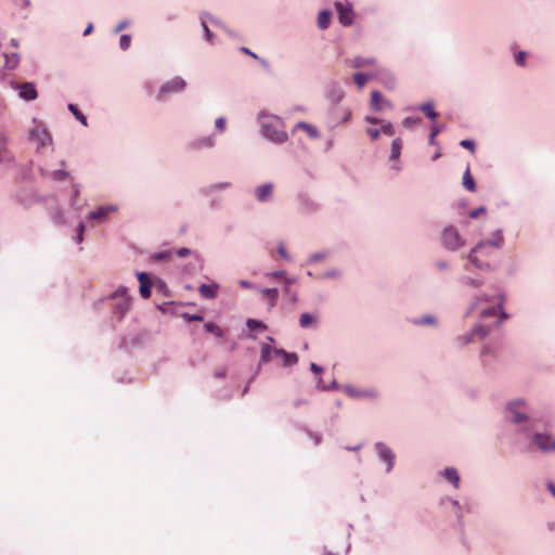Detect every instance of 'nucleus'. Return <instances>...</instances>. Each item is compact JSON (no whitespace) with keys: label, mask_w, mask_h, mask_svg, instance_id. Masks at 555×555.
Wrapping results in <instances>:
<instances>
[{"label":"nucleus","mask_w":555,"mask_h":555,"mask_svg":"<svg viewBox=\"0 0 555 555\" xmlns=\"http://www.w3.org/2000/svg\"><path fill=\"white\" fill-rule=\"evenodd\" d=\"M183 318L186 319L189 322H194V321H203V317L199 315V314H183Z\"/></svg>","instance_id":"obj_41"},{"label":"nucleus","mask_w":555,"mask_h":555,"mask_svg":"<svg viewBox=\"0 0 555 555\" xmlns=\"http://www.w3.org/2000/svg\"><path fill=\"white\" fill-rule=\"evenodd\" d=\"M216 128L219 129L220 131H223L224 128H225V124H227V120L224 117H218L216 119Z\"/></svg>","instance_id":"obj_39"},{"label":"nucleus","mask_w":555,"mask_h":555,"mask_svg":"<svg viewBox=\"0 0 555 555\" xmlns=\"http://www.w3.org/2000/svg\"><path fill=\"white\" fill-rule=\"evenodd\" d=\"M17 90L18 95L26 101L35 100L38 95L35 85L31 82H23L18 85Z\"/></svg>","instance_id":"obj_12"},{"label":"nucleus","mask_w":555,"mask_h":555,"mask_svg":"<svg viewBox=\"0 0 555 555\" xmlns=\"http://www.w3.org/2000/svg\"><path fill=\"white\" fill-rule=\"evenodd\" d=\"M274 354L283 357L285 366H291L298 362V357L296 353H288L283 349H275Z\"/></svg>","instance_id":"obj_19"},{"label":"nucleus","mask_w":555,"mask_h":555,"mask_svg":"<svg viewBox=\"0 0 555 555\" xmlns=\"http://www.w3.org/2000/svg\"><path fill=\"white\" fill-rule=\"evenodd\" d=\"M503 236L495 233L491 240L478 243L469 253V260L477 268L490 269L498 263Z\"/></svg>","instance_id":"obj_1"},{"label":"nucleus","mask_w":555,"mask_h":555,"mask_svg":"<svg viewBox=\"0 0 555 555\" xmlns=\"http://www.w3.org/2000/svg\"><path fill=\"white\" fill-rule=\"evenodd\" d=\"M296 128L305 130L310 138L319 137V131L317 130V128L307 122L300 121L297 124Z\"/></svg>","instance_id":"obj_26"},{"label":"nucleus","mask_w":555,"mask_h":555,"mask_svg":"<svg viewBox=\"0 0 555 555\" xmlns=\"http://www.w3.org/2000/svg\"><path fill=\"white\" fill-rule=\"evenodd\" d=\"M129 22L128 21H122L120 22L116 28H115V33H120L121 30H124L127 26H128Z\"/></svg>","instance_id":"obj_47"},{"label":"nucleus","mask_w":555,"mask_h":555,"mask_svg":"<svg viewBox=\"0 0 555 555\" xmlns=\"http://www.w3.org/2000/svg\"><path fill=\"white\" fill-rule=\"evenodd\" d=\"M335 8L338 12V20L344 26H349L353 22V12L349 5L336 2Z\"/></svg>","instance_id":"obj_9"},{"label":"nucleus","mask_w":555,"mask_h":555,"mask_svg":"<svg viewBox=\"0 0 555 555\" xmlns=\"http://www.w3.org/2000/svg\"><path fill=\"white\" fill-rule=\"evenodd\" d=\"M273 190V183H264L256 188L255 196L259 202H267L271 198Z\"/></svg>","instance_id":"obj_14"},{"label":"nucleus","mask_w":555,"mask_h":555,"mask_svg":"<svg viewBox=\"0 0 555 555\" xmlns=\"http://www.w3.org/2000/svg\"><path fill=\"white\" fill-rule=\"evenodd\" d=\"M487 334L488 330L482 325L477 326L472 331V336H478L479 338H483Z\"/></svg>","instance_id":"obj_34"},{"label":"nucleus","mask_w":555,"mask_h":555,"mask_svg":"<svg viewBox=\"0 0 555 555\" xmlns=\"http://www.w3.org/2000/svg\"><path fill=\"white\" fill-rule=\"evenodd\" d=\"M345 391L348 396L352 397V398H361V397H369V398H373V397H376V392L374 390H360V389H356L351 386H347L345 388Z\"/></svg>","instance_id":"obj_17"},{"label":"nucleus","mask_w":555,"mask_h":555,"mask_svg":"<svg viewBox=\"0 0 555 555\" xmlns=\"http://www.w3.org/2000/svg\"><path fill=\"white\" fill-rule=\"evenodd\" d=\"M270 275H272V276H284L285 272L284 271H278V272L270 273Z\"/></svg>","instance_id":"obj_58"},{"label":"nucleus","mask_w":555,"mask_h":555,"mask_svg":"<svg viewBox=\"0 0 555 555\" xmlns=\"http://www.w3.org/2000/svg\"><path fill=\"white\" fill-rule=\"evenodd\" d=\"M547 488H548L550 492L555 496V486H554V485H552V483H550V485L547 486Z\"/></svg>","instance_id":"obj_60"},{"label":"nucleus","mask_w":555,"mask_h":555,"mask_svg":"<svg viewBox=\"0 0 555 555\" xmlns=\"http://www.w3.org/2000/svg\"><path fill=\"white\" fill-rule=\"evenodd\" d=\"M169 257H170V253H159V254L155 255V259H157V260L167 259Z\"/></svg>","instance_id":"obj_52"},{"label":"nucleus","mask_w":555,"mask_h":555,"mask_svg":"<svg viewBox=\"0 0 555 555\" xmlns=\"http://www.w3.org/2000/svg\"><path fill=\"white\" fill-rule=\"evenodd\" d=\"M422 323H423V324H431V323H434V319H433V318H430V317H426V318H424V319L422 320Z\"/></svg>","instance_id":"obj_57"},{"label":"nucleus","mask_w":555,"mask_h":555,"mask_svg":"<svg viewBox=\"0 0 555 555\" xmlns=\"http://www.w3.org/2000/svg\"><path fill=\"white\" fill-rule=\"evenodd\" d=\"M365 121L372 125H380L379 129L372 127H369L366 129V134L370 137L372 141L377 140L380 134H385L387 137H391L395 134L393 126L389 121L373 116H366Z\"/></svg>","instance_id":"obj_4"},{"label":"nucleus","mask_w":555,"mask_h":555,"mask_svg":"<svg viewBox=\"0 0 555 555\" xmlns=\"http://www.w3.org/2000/svg\"><path fill=\"white\" fill-rule=\"evenodd\" d=\"M127 294V288L126 287H120L118 288L115 293H114V297H117V296H126Z\"/></svg>","instance_id":"obj_50"},{"label":"nucleus","mask_w":555,"mask_h":555,"mask_svg":"<svg viewBox=\"0 0 555 555\" xmlns=\"http://www.w3.org/2000/svg\"><path fill=\"white\" fill-rule=\"evenodd\" d=\"M485 211H486L485 207L476 208V209H474V210H472V211L469 212V217H470V218H474V219H475V218H478V217L480 216V214H482V212H485Z\"/></svg>","instance_id":"obj_43"},{"label":"nucleus","mask_w":555,"mask_h":555,"mask_svg":"<svg viewBox=\"0 0 555 555\" xmlns=\"http://www.w3.org/2000/svg\"><path fill=\"white\" fill-rule=\"evenodd\" d=\"M278 251L281 255V257H283L284 259H286V260L289 259L288 254L283 245L279 246Z\"/></svg>","instance_id":"obj_48"},{"label":"nucleus","mask_w":555,"mask_h":555,"mask_svg":"<svg viewBox=\"0 0 555 555\" xmlns=\"http://www.w3.org/2000/svg\"><path fill=\"white\" fill-rule=\"evenodd\" d=\"M138 280L140 282V294L143 298H150L151 296V287L152 282L147 273L139 272L137 273Z\"/></svg>","instance_id":"obj_13"},{"label":"nucleus","mask_w":555,"mask_h":555,"mask_svg":"<svg viewBox=\"0 0 555 555\" xmlns=\"http://www.w3.org/2000/svg\"><path fill=\"white\" fill-rule=\"evenodd\" d=\"M176 253L179 257H188L189 255H191V249H189L186 247H182V248L177 249Z\"/></svg>","instance_id":"obj_44"},{"label":"nucleus","mask_w":555,"mask_h":555,"mask_svg":"<svg viewBox=\"0 0 555 555\" xmlns=\"http://www.w3.org/2000/svg\"><path fill=\"white\" fill-rule=\"evenodd\" d=\"M5 57V65L8 68L13 69L18 64V56L15 53H12L11 55L4 54Z\"/></svg>","instance_id":"obj_33"},{"label":"nucleus","mask_w":555,"mask_h":555,"mask_svg":"<svg viewBox=\"0 0 555 555\" xmlns=\"http://www.w3.org/2000/svg\"><path fill=\"white\" fill-rule=\"evenodd\" d=\"M463 186L468 190L469 192H475L476 184L474 181V178L470 173L469 167L466 168L464 175H463Z\"/></svg>","instance_id":"obj_22"},{"label":"nucleus","mask_w":555,"mask_h":555,"mask_svg":"<svg viewBox=\"0 0 555 555\" xmlns=\"http://www.w3.org/2000/svg\"><path fill=\"white\" fill-rule=\"evenodd\" d=\"M402 149V141L400 138H397L391 143V152H390V159L391 160H398L401 154Z\"/></svg>","instance_id":"obj_24"},{"label":"nucleus","mask_w":555,"mask_h":555,"mask_svg":"<svg viewBox=\"0 0 555 555\" xmlns=\"http://www.w3.org/2000/svg\"><path fill=\"white\" fill-rule=\"evenodd\" d=\"M93 30V24L92 23H89L88 26L86 27L85 31H83V36H88L92 33Z\"/></svg>","instance_id":"obj_55"},{"label":"nucleus","mask_w":555,"mask_h":555,"mask_svg":"<svg viewBox=\"0 0 555 555\" xmlns=\"http://www.w3.org/2000/svg\"><path fill=\"white\" fill-rule=\"evenodd\" d=\"M331 23V13L328 11H321L318 15V25L321 29H326Z\"/></svg>","instance_id":"obj_25"},{"label":"nucleus","mask_w":555,"mask_h":555,"mask_svg":"<svg viewBox=\"0 0 555 555\" xmlns=\"http://www.w3.org/2000/svg\"><path fill=\"white\" fill-rule=\"evenodd\" d=\"M348 64L351 67L360 68V67L375 65V60L374 59H365V57L357 56V57H353V59L349 60Z\"/></svg>","instance_id":"obj_18"},{"label":"nucleus","mask_w":555,"mask_h":555,"mask_svg":"<svg viewBox=\"0 0 555 555\" xmlns=\"http://www.w3.org/2000/svg\"><path fill=\"white\" fill-rule=\"evenodd\" d=\"M533 442L543 452L555 451V438L545 434H535Z\"/></svg>","instance_id":"obj_8"},{"label":"nucleus","mask_w":555,"mask_h":555,"mask_svg":"<svg viewBox=\"0 0 555 555\" xmlns=\"http://www.w3.org/2000/svg\"><path fill=\"white\" fill-rule=\"evenodd\" d=\"M322 258H323V256L319 255V254H314V255L311 256V260H314V261L320 260Z\"/></svg>","instance_id":"obj_59"},{"label":"nucleus","mask_w":555,"mask_h":555,"mask_svg":"<svg viewBox=\"0 0 555 555\" xmlns=\"http://www.w3.org/2000/svg\"><path fill=\"white\" fill-rule=\"evenodd\" d=\"M310 367H311V371H312V372H314V373H320V372H322V367H321V366H319L318 364H315L314 362H312V363L310 364Z\"/></svg>","instance_id":"obj_54"},{"label":"nucleus","mask_w":555,"mask_h":555,"mask_svg":"<svg viewBox=\"0 0 555 555\" xmlns=\"http://www.w3.org/2000/svg\"><path fill=\"white\" fill-rule=\"evenodd\" d=\"M83 231H85V225L82 223H80L79 228H78V235L76 237L77 243H81L82 242Z\"/></svg>","instance_id":"obj_45"},{"label":"nucleus","mask_w":555,"mask_h":555,"mask_svg":"<svg viewBox=\"0 0 555 555\" xmlns=\"http://www.w3.org/2000/svg\"><path fill=\"white\" fill-rule=\"evenodd\" d=\"M215 143L214 141V138L212 137H208L206 138L203 142H202V145H205V146H212Z\"/></svg>","instance_id":"obj_51"},{"label":"nucleus","mask_w":555,"mask_h":555,"mask_svg":"<svg viewBox=\"0 0 555 555\" xmlns=\"http://www.w3.org/2000/svg\"><path fill=\"white\" fill-rule=\"evenodd\" d=\"M54 178L57 180H65L68 177L67 171L57 170L53 173Z\"/></svg>","instance_id":"obj_42"},{"label":"nucleus","mask_w":555,"mask_h":555,"mask_svg":"<svg viewBox=\"0 0 555 555\" xmlns=\"http://www.w3.org/2000/svg\"><path fill=\"white\" fill-rule=\"evenodd\" d=\"M418 109L423 112L428 118L435 120L437 118V113L434 109V105L430 102L422 104Z\"/></svg>","instance_id":"obj_28"},{"label":"nucleus","mask_w":555,"mask_h":555,"mask_svg":"<svg viewBox=\"0 0 555 555\" xmlns=\"http://www.w3.org/2000/svg\"><path fill=\"white\" fill-rule=\"evenodd\" d=\"M203 28H204V30H205L208 39H209L212 36V34H211V31L209 30L208 26L205 23H203Z\"/></svg>","instance_id":"obj_56"},{"label":"nucleus","mask_w":555,"mask_h":555,"mask_svg":"<svg viewBox=\"0 0 555 555\" xmlns=\"http://www.w3.org/2000/svg\"><path fill=\"white\" fill-rule=\"evenodd\" d=\"M241 285L245 288H249L251 286V284L249 282H246V281H241Z\"/></svg>","instance_id":"obj_61"},{"label":"nucleus","mask_w":555,"mask_h":555,"mask_svg":"<svg viewBox=\"0 0 555 555\" xmlns=\"http://www.w3.org/2000/svg\"><path fill=\"white\" fill-rule=\"evenodd\" d=\"M274 350L269 344H263L261 346V358L260 362H269L272 359V353H274Z\"/></svg>","instance_id":"obj_27"},{"label":"nucleus","mask_w":555,"mask_h":555,"mask_svg":"<svg viewBox=\"0 0 555 555\" xmlns=\"http://www.w3.org/2000/svg\"><path fill=\"white\" fill-rule=\"evenodd\" d=\"M438 132H439V130L437 128H433L431 133H430V138H429V142L431 144L435 143V137L437 135Z\"/></svg>","instance_id":"obj_53"},{"label":"nucleus","mask_w":555,"mask_h":555,"mask_svg":"<svg viewBox=\"0 0 555 555\" xmlns=\"http://www.w3.org/2000/svg\"><path fill=\"white\" fill-rule=\"evenodd\" d=\"M420 121H421L420 118L406 117L403 119L402 125L405 128H412V127L416 126Z\"/></svg>","instance_id":"obj_36"},{"label":"nucleus","mask_w":555,"mask_h":555,"mask_svg":"<svg viewBox=\"0 0 555 555\" xmlns=\"http://www.w3.org/2000/svg\"><path fill=\"white\" fill-rule=\"evenodd\" d=\"M371 107L375 112H382L385 108H391L392 104L385 100L379 91L371 92Z\"/></svg>","instance_id":"obj_10"},{"label":"nucleus","mask_w":555,"mask_h":555,"mask_svg":"<svg viewBox=\"0 0 555 555\" xmlns=\"http://www.w3.org/2000/svg\"><path fill=\"white\" fill-rule=\"evenodd\" d=\"M185 86L186 83L182 78L175 77L160 87L157 99L164 100L169 93L181 92L184 90Z\"/></svg>","instance_id":"obj_7"},{"label":"nucleus","mask_w":555,"mask_h":555,"mask_svg":"<svg viewBox=\"0 0 555 555\" xmlns=\"http://www.w3.org/2000/svg\"><path fill=\"white\" fill-rule=\"evenodd\" d=\"M460 145L464 149H467L468 151H470L472 153L475 152V143L472 141V140H462L460 142Z\"/></svg>","instance_id":"obj_38"},{"label":"nucleus","mask_w":555,"mask_h":555,"mask_svg":"<svg viewBox=\"0 0 555 555\" xmlns=\"http://www.w3.org/2000/svg\"><path fill=\"white\" fill-rule=\"evenodd\" d=\"M131 44L130 35H122L119 40V46L122 50H127Z\"/></svg>","instance_id":"obj_35"},{"label":"nucleus","mask_w":555,"mask_h":555,"mask_svg":"<svg viewBox=\"0 0 555 555\" xmlns=\"http://www.w3.org/2000/svg\"><path fill=\"white\" fill-rule=\"evenodd\" d=\"M128 306H129V302H128V299L125 300V302L122 305H120V308L124 310L128 309Z\"/></svg>","instance_id":"obj_62"},{"label":"nucleus","mask_w":555,"mask_h":555,"mask_svg":"<svg viewBox=\"0 0 555 555\" xmlns=\"http://www.w3.org/2000/svg\"><path fill=\"white\" fill-rule=\"evenodd\" d=\"M29 139L37 143L38 149L48 146L52 142L47 128L41 124H35L34 128L29 130Z\"/></svg>","instance_id":"obj_5"},{"label":"nucleus","mask_w":555,"mask_h":555,"mask_svg":"<svg viewBox=\"0 0 555 555\" xmlns=\"http://www.w3.org/2000/svg\"><path fill=\"white\" fill-rule=\"evenodd\" d=\"M114 210H115L114 206H101V207L96 208L95 210H92L89 214V217H90V219H93V220H103L108 216L109 212H112Z\"/></svg>","instance_id":"obj_16"},{"label":"nucleus","mask_w":555,"mask_h":555,"mask_svg":"<svg viewBox=\"0 0 555 555\" xmlns=\"http://www.w3.org/2000/svg\"><path fill=\"white\" fill-rule=\"evenodd\" d=\"M247 326L249 330L264 328V325L261 322L254 319L247 320Z\"/></svg>","instance_id":"obj_37"},{"label":"nucleus","mask_w":555,"mask_h":555,"mask_svg":"<svg viewBox=\"0 0 555 555\" xmlns=\"http://www.w3.org/2000/svg\"><path fill=\"white\" fill-rule=\"evenodd\" d=\"M217 285H214V284H202L199 286V294L205 297V298H215L217 296Z\"/></svg>","instance_id":"obj_21"},{"label":"nucleus","mask_w":555,"mask_h":555,"mask_svg":"<svg viewBox=\"0 0 555 555\" xmlns=\"http://www.w3.org/2000/svg\"><path fill=\"white\" fill-rule=\"evenodd\" d=\"M8 151L4 145V139L0 138V160H3L7 157Z\"/></svg>","instance_id":"obj_40"},{"label":"nucleus","mask_w":555,"mask_h":555,"mask_svg":"<svg viewBox=\"0 0 555 555\" xmlns=\"http://www.w3.org/2000/svg\"><path fill=\"white\" fill-rule=\"evenodd\" d=\"M241 51L247 55H250L254 59H258V55L254 52H251L248 48L242 47Z\"/></svg>","instance_id":"obj_49"},{"label":"nucleus","mask_w":555,"mask_h":555,"mask_svg":"<svg viewBox=\"0 0 555 555\" xmlns=\"http://www.w3.org/2000/svg\"><path fill=\"white\" fill-rule=\"evenodd\" d=\"M376 450H377L380 459H383L384 461H386L388 463L387 470H390L393 466V461H395V455H393L392 451L384 443H377Z\"/></svg>","instance_id":"obj_15"},{"label":"nucleus","mask_w":555,"mask_h":555,"mask_svg":"<svg viewBox=\"0 0 555 555\" xmlns=\"http://www.w3.org/2000/svg\"><path fill=\"white\" fill-rule=\"evenodd\" d=\"M261 130L266 138L275 142L283 143L287 140V133L281 118L274 115L261 116Z\"/></svg>","instance_id":"obj_2"},{"label":"nucleus","mask_w":555,"mask_h":555,"mask_svg":"<svg viewBox=\"0 0 555 555\" xmlns=\"http://www.w3.org/2000/svg\"><path fill=\"white\" fill-rule=\"evenodd\" d=\"M489 298L486 296L476 298L475 302L472 305L469 312L477 311L481 319H487L490 317H494L498 312V309L502 308L501 298H492V302L489 304Z\"/></svg>","instance_id":"obj_3"},{"label":"nucleus","mask_w":555,"mask_h":555,"mask_svg":"<svg viewBox=\"0 0 555 555\" xmlns=\"http://www.w3.org/2000/svg\"><path fill=\"white\" fill-rule=\"evenodd\" d=\"M524 406V402L522 401H516V402H513L508 405L507 408V417L511 420V422L513 423H520L522 422L524 420H526V415L524 413H521L519 411L520 408Z\"/></svg>","instance_id":"obj_11"},{"label":"nucleus","mask_w":555,"mask_h":555,"mask_svg":"<svg viewBox=\"0 0 555 555\" xmlns=\"http://www.w3.org/2000/svg\"><path fill=\"white\" fill-rule=\"evenodd\" d=\"M372 78L371 75H367V74H363V73H356L353 75V80L356 82V85L362 89L365 83Z\"/></svg>","instance_id":"obj_29"},{"label":"nucleus","mask_w":555,"mask_h":555,"mask_svg":"<svg viewBox=\"0 0 555 555\" xmlns=\"http://www.w3.org/2000/svg\"><path fill=\"white\" fill-rule=\"evenodd\" d=\"M443 245L451 250H456L464 246L465 242L460 236L457 230L453 227L446 228L442 233Z\"/></svg>","instance_id":"obj_6"},{"label":"nucleus","mask_w":555,"mask_h":555,"mask_svg":"<svg viewBox=\"0 0 555 555\" xmlns=\"http://www.w3.org/2000/svg\"><path fill=\"white\" fill-rule=\"evenodd\" d=\"M262 297L270 302V306H274L276 299L279 297V292L276 288H264L261 289Z\"/></svg>","instance_id":"obj_23"},{"label":"nucleus","mask_w":555,"mask_h":555,"mask_svg":"<svg viewBox=\"0 0 555 555\" xmlns=\"http://www.w3.org/2000/svg\"><path fill=\"white\" fill-rule=\"evenodd\" d=\"M525 52H519L518 55L516 56V63L520 66H524L525 64Z\"/></svg>","instance_id":"obj_46"},{"label":"nucleus","mask_w":555,"mask_h":555,"mask_svg":"<svg viewBox=\"0 0 555 555\" xmlns=\"http://www.w3.org/2000/svg\"><path fill=\"white\" fill-rule=\"evenodd\" d=\"M442 475H443V477H444L448 481H450V482H452V483H453L454 488H456V489L459 488V486H460V476H459V474H457V472H456V469H455V468H453V467H447V468L443 470Z\"/></svg>","instance_id":"obj_20"},{"label":"nucleus","mask_w":555,"mask_h":555,"mask_svg":"<svg viewBox=\"0 0 555 555\" xmlns=\"http://www.w3.org/2000/svg\"><path fill=\"white\" fill-rule=\"evenodd\" d=\"M204 327L208 333H211L217 337H221L223 335V331L221 330V327L212 322L206 323Z\"/></svg>","instance_id":"obj_30"},{"label":"nucleus","mask_w":555,"mask_h":555,"mask_svg":"<svg viewBox=\"0 0 555 555\" xmlns=\"http://www.w3.org/2000/svg\"><path fill=\"white\" fill-rule=\"evenodd\" d=\"M315 322V319L310 313H302L299 319V324L301 327L306 328L312 325Z\"/></svg>","instance_id":"obj_32"},{"label":"nucleus","mask_w":555,"mask_h":555,"mask_svg":"<svg viewBox=\"0 0 555 555\" xmlns=\"http://www.w3.org/2000/svg\"><path fill=\"white\" fill-rule=\"evenodd\" d=\"M68 109L73 113V115L83 125L87 126L86 116L77 108L75 104H69Z\"/></svg>","instance_id":"obj_31"}]
</instances>
